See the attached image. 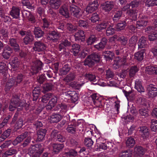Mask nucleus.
Listing matches in <instances>:
<instances>
[{
	"instance_id": "49",
	"label": "nucleus",
	"mask_w": 157,
	"mask_h": 157,
	"mask_svg": "<svg viewBox=\"0 0 157 157\" xmlns=\"http://www.w3.org/2000/svg\"><path fill=\"white\" fill-rule=\"evenodd\" d=\"M106 55L105 56V57L106 60H112L114 56V53L109 51L106 52Z\"/></svg>"
},
{
	"instance_id": "54",
	"label": "nucleus",
	"mask_w": 157,
	"mask_h": 157,
	"mask_svg": "<svg viewBox=\"0 0 157 157\" xmlns=\"http://www.w3.org/2000/svg\"><path fill=\"white\" fill-rule=\"evenodd\" d=\"M126 25V23L125 22H121L117 24L116 26V29L118 30H121L124 28Z\"/></svg>"
},
{
	"instance_id": "35",
	"label": "nucleus",
	"mask_w": 157,
	"mask_h": 157,
	"mask_svg": "<svg viewBox=\"0 0 157 157\" xmlns=\"http://www.w3.org/2000/svg\"><path fill=\"white\" fill-rule=\"evenodd\" d=\"M10 47L7 46L5 47L2 53L4 58L6 59H9L10 57Z\"/></svg>"
},
{
	"instance_id": "41",
	"label": "nucleus",
	"mask_w": 157,
	"mask_h": 157,
	"mask_svg": "<svg viewBox=\"0 0 157 157\" xmlns=\"http://www.w3.org/2000/svg\"><path fill=\"white\" fill-rule=\"evenodd\" d=\"M70 70V68L69 67L68 65L65 64L60 69V73L62 75H66L69 71Z\"/></svg>"
},
{
	"instance_id": "62",
	"label": "nucleus",
	"mask_w": 157,
	"mask_h": 157,
	"mask_svg": "<svg viewBox=\"0 0 157 157\" xmlns=\"http://www.w3.org/2000/svg\"><path fill=\"white\" fill-rule=\"evenodd\" d=\"M79 25L80 26L86 28L88 26V22L87 21L80 20L78 22Z\"/></svg>"
},
{
	"instance_id": "20",
	"label": "nucleus",
	"mask_w": 157,
	"mask_h": 157,
	"mask_svg": "<svg viewBox=\"0 0 157 157\" xmlns=\"http://www.w3.org/2000/svg\"><path fill=\"white\" fill-rule=\"evenodd\" d=\"M107 41V40L106 38H103L98 44L94 45V47L98 50H101L104 48L106 44Z\"/></svg>"
},
{
	"instance_id": "45",
	"label": "nucleus",
	"mask_w": 157,
	"mask_h": 157,
	"mask_svg": "<svg viewBox=\"0 0 157 157\" xmlns=\"http://www.w3.org/2000/svg\"><path fill=\"white\" fill-rule=\"evenodd\" d=\"M138 71V69L136 66L132 67L130 69L129 71V75L130 76L133 77L135 75L136 73Z\"/></svg>"
},
{
	"instance_id": "37",
	"label": "nucleus",
	"mask_w": 157,
	"mask_h": 157,
	"mask_svg": "<svg viewBox=\"0 0 157 157\" xmlns=\"http://www.w3.org/2000/svg\"><path fill=\"white\" fill-rule=\"evenodd\" d=\"M102 139V138L100 137L98 138L97 140V145L98 147H99V149H101L104 150H105L107 149V144L105 143H99L100 141Z\"/></svg>"
},
{
	"instance_id": "10",
	"label": "nucleus",
	"mask_w": 157,
	"mask_h": 157,
	"mask_svg": "<svg viewBox=\"0 0 157 157\" xmlns=\"http://www.w3.org/2000/svg\"><path fill=\"white\" fill-rule=\"evenodd\" d=\"M114 5V3L112 1L107 2L102 5V8L105 12H109L113 8Z\"/></svg>"
},
{
	"instance_id": "17",
	"label": "nucleus",
	"mask_w": 157,
	"mask_h": 157,
	"mask_svg": "<svg viewBox=\"0 0 157 157\" xmlns=\"http://www.w3.org/2000/svg\"><path fill=\"white\" fill-rule=\"evenodd\" d=\"M57 100V98L56 97L54 96L49 101L48 105H45L46 109L50 110L52 109L54 106Z\"/></svg>"
},
{
	"instance_id": "24",
	"label": "nucleus",
	"mask_w": 157,
	"mask_h": 157,
	"mask_svg": "<svg viewBox=\"0 0 157 157\" xmlns=\"http://www.w3.org/2000/svg\"><path fill=\"white\" fill-rule=\"evenodd\" d=\"M85 34L83 30H79L78 32L76 33L75 37V40H81L83 41L84 40Z\"/></svg>"
},
{
	"instance_id": "42",
	"label": "nucleus",
	"mask_w": 157,
	"mask_h": 157,
	"mask_svg": "<svg viewBox=\"0 0 157 157\" xmlns=\"http://www.w3.org/2000/svg\"><path fill=\"white\" fill-rule=\"evenodd\" d=\"M8 69L6 64L3 63H0V74H4Z\"/></svg>"
},
{
	"instance_id": "61",
	"label": "nucleus",
	"mask_w": 157,
	"mask_h": 157,
	"mask_svg": "<svg viewBox=\"0 0 157 157\" xmlns=\"http://www.w3.org/2000/svg\"><path fill=\"white\" fill-rule=\"evenodd\" d=\"M75 78L74 75L73 73H71L67 75L64 78V80L66 82H68L73 80Z\"/></svg>"
},
{
	"instance_id": "28",
	"label": "nucleus",
	"mask_w": 157,
	"mask_h": 157,
	"mask_svg": "<svg viewBox=\"0 0 157 157\" xmlns=\"http://www.w3.org/2000/svg\"><path fill=\"white\" fill-rule=\"evenodd\" d=\"M10 51L13 50L15 52H17L19 49V46L14 39L10 38Z\"/></svg>"
},
{
	"instance_id": "19",
	"label": "nucleus",
	"mask_w": 157,
	"mask_h": 157,
	"mask_svg": "<svg viewBox=\"0 0 157 157\" xmlns=\"http://www.w3.org/2000/svg\"><path fill=\"white\" fill-rule=\"evenodd\" d=\"M20 10L17 7L13 6L10 12V15L13 18H17L19 16Z\"/></svg>"
},
{
	"instance_id": "25",
	"label": "nucleus",
	"mask_w": 157,
	"mask_h": 157,
	"mask_svg": "<svg viewBox=\"0 0 157 157\" xmlns=\"http://www.w3.org/2000/svg\"><path fill=\"white\" fill-rule=\"evenodd\" d=\"M28 132H25L23 134L18 136L13 142V144H17L23 141L24 139L28 136Z\"/></svg>"
},
{
	"instance_id": "4",
	"label": "nucleus",
	"mask_w": 157,
	"mask_h": 157,
	"mask_svg": "<svg viewBox=\"0 0 157 157\" xmlns=\"http://www.w3.org/2000/svg\"><path fill=\"white\" fill-rule=\"evenodd\" d=\"M43 66L42 62L40 60H36L33 62V66L31 68V72L34 74L37 73L39 70H41Z\"/></svg>"
},
{
	"instance_id": "53",
	"label": "nucleus",
	"mask_w": 157,
	"mask_h": 157,
	"mask_svg": "<svg viewBox=\"0 0 157 157\" xmlns=\"http://www.w3.org/2000/svg\"><path fill=\"white\" fill-rule=\"evenodd\" d=\"M152 33L149 35L148 38L150 41H153L157 39V31L152 30Z\"/></svg>"
},
{
	"instance_id": "2",
	"label": "nucleus",
	"mask_w": 157,
	"mask_h": 157,
	"mask_svg": "<svg viewBox=\"0 0 157 157\" xmlns=\"http://www.w3.org/2000/svg\"><path fill=\"white\" fill-rule=\"evenodd\" d=\"M100 55L98 53H95L89 56L84 62L85 65L91 67L93 65L94 62H98L100 60Z\"/></svg>"
},
{
	"instance_id": "46",
	"label": "nucleus",
	"mask_w": 157,
	"mask_h": 157,
	"mask_svg": "<svg viewBox=\"0 0 157 157\" xmlns=\"http://www.w3.org/2000/svg\"><path fill=\"white\" fill-rule=\"evenodd\" d=\"M22 3L23 5L25 6L29 9L34 10V7L33 6L28 0H23L22 1Z\"/></svg>"
},
{
	"instance_id": "23",
	"label": "nucleus",
	"mask_w": 157,
	"mask_h": 157,
	"mask_svg": "<svg viewBox=\"0 0 157 157\" xmlns=\"http://www.w3.org/2000/svg\"><path fill=\"white\" fill-rule=\"evenodd\" d=\"M46 131L45 129H40L37 132L38 140L39 141L43 140L44 138Z\"/></svg>"
},
{
	"instance_id": "6",
	"label": "nucleus",
	"mask_w": 157,
	"mask_h": 157,
	"mask_svg": "<svg viewBox=\"0 0 157 157\" xmlns=\"http://www.w3.org/2000/svg\"><path fill=\"white\" fill-rule=\"evenodd\" d=\"M147 94L149 97L153 98L157 95V88L152 84L147 87Z\"/></svg>"
},
{
	"instance_id": "8",
	"label": "nucleus",
	"mask_w": 157,
	"mask_h": 157,
	"mask_svg": "<svg viewBox=\"0 0 157 157\" xmlns=\"http://www.w3.org/2000/svg\"><path fill=\"white\" fill-rule=\"evenodd\" d=\"M98 4L97 1H94L91 4L88 6L86 10L84 11L83 13L86 12L87 14L91 13L97 10L98 7Z\"/></svg>"
},
{
	"instance_id": "22",
	"label": "nucleus",
	"mask_w": 157,
	"mask_h": 157,
	"mask_svg": "<svg viewBox=\"0 0 157 157\" xmlns=\"http://www.w3.org/2000/svg\"><path fill=\"white\" fill-rule=\"evenodd\" d=\"M130 5L129 4H127L124 7L122 10L124 11H126L128 15L131 16H134L133 19L135 20L136 18V13H133V11L131 10L130 8Z\"/></svg>"
},
{
	"instance_id": "57",
	"label": "nucleus",
	"mask_w": 157,
	"mask_h": 157,
	"mask_svg": "<svg viewBox=\"0 0 157 157\" xmlns=\"http://www.w3.org/2000/svg\"><path fill=\"white\" fill-rule=\"evenodd\" d=\"M137 37L136 36H133L129 40V44L131 46H134L136 44L137 39Z\"/></svg>"
},
{
	"instance_id": "38",
	"label": "nucleus",
	"mask_w": 157,
	"mask_h": 157,
	"mask_svg": "<svg viewBox=\"0 0 157 157\" xmlns=\"http://www.w3.org/2000/svg\"><path fill=\"white\" fill-rule=\"evenodd\" d=\"M135 143V140L133 137H130L127 138L126 141L127 146L129 147H131L134 146Z\"/></svg>"
},
{
	"instance_id": "9",
	"label": "nucleus",
	"mask_w": 157,
	"mask_h": 157,
	"mask_svg": "<svg viewBox=\"0 0 157 157\" xmlns=\"http://www.w3.org/2000/svg\"><path fill=\"white\" fill-rule=\"evenodd\" d=\"M19 100L18 97L17 96L13 98L11 102L12 105L10 103V111L13 110L15 108L18 106L23 105V104H19Z\"/></svg>"
},
{
	"instance_id": "55",
	"label": "nucleus",
	"mask_w": 157,
	"mask_h": 157,
	"mask_svg": "<svg viewBox=\"0 0 157 157\" xmlns=\"http://www.w3.org/2000/svg\"><path fill=\"white\" fill-rule=\"evenodd\" d=\"M112 25L111 24V25L107 27L106 31V35L107 36L112 35L114 33L115 29L112 28Z\"/></svg>"
},
{
	"instance_id": "40",
	"label": "nucleus",
	"mask_w": 157,
	"mask_h": 157,
	"mask_svg": "<svg viewBox=\"0 0 157 157\" xmlns=\"http://www.w3.org/2000/svg\"><path fill=\"white\" fill-rule=\"evenodd\" d=\"M53 151L56 152H58L64 147L63 144H54L52 146Z\"/></svg>"
},
{
	"instance_id": "15",
	"label": "nucleus",
	"mask_w": 157,
	"mask_h": 157,
	"mask_svg": "<svg viewBox=\"0 0 157 157\" xmlns=\"http://www.w3.org/2000/svg\"><path fill=\"white\" fill-rule=\"evenodd\" d=\"M139 131L144 139H146L148 137L149 135L148 129L147 127L142 126L140 128Z\"/></svg>"
},
{
	"instance_id": "33",
	"label": "nucleus",
	"mask_w": 157,
	"mask_h": 157,
	"mask_svg": "<svg viewBox=\"0 0 157 157\" xmlns=\"http://www.w3.org/2000/svg\"><path fill=\"white\" fill-rule=\"evenodd\" d=\"M144 53L145 50L144 49L140 51L137 52L135 55V58L139 61H141L143 59Z\"/></svg>"
},
{
	"instance_id": "11",
	"label": "nucleus",
	"mask_w": 157,
	"mask_h": 157,
	"mask_svg": "<svg viewBox=\"0 0 157 157\" xmlns=\"http://www.w3.org/2000/svg\"><path fill=\"white\" fill-rule=\"evenodd\" d=\"M46 48V46L43 43L39 41L35 43L34 46L33 48V49L35 51L40 52L42 51Z\"/></svg>"
},
{
	"instance_id": "29",
	"label": "nucleus",
	"mask_w": 157,
	"mask_h": 157,
	"mask_svg": "<svg viewBox=\"0 0 157 157\" xmlns=\"http://www.w3.org/2000/svg\"><path fill=\"white\" fill-rule=\"evenodd\" d=\"M33 40V36L31 33L29 32L26 35L25 38L24 39V42L25 44H27L32 42Z\"/></svg>"
},
{
	"instance_id": "13",
	"label": "nucleus",
	"mask_w": 157,
	"mask_h": 157,
	"mask_svg": "<svg viewBox=\"0 0 157 157\" xmlns=\"http://www.w3.org/2000/svg\"><path fill=\"white\" fill-rule=\"evenodd\" d=\"M111 25V23L109 21H104L101 23L97 25L96 27V29L98 31L104 29L106 28Z\"/></svg>"
},
{
	"instance_id": "1",
	"label": "nucleus",
	"mask_w": 157,
	"mask_h": 157,
	"mask_svg": "<svg viewBox=\"0 0 157 157\" xmlns=\"http://www.w3.org/2000/svg\"><path fill=\"white\" fill-rule=\"evenodd\" d=\"M145 150L141 146H136L133 151L128 149L125 151L122 152L119 154L120 157H140L143 155Z\"/></svg>"
},
{
	"instance_id": "64",
	"label": "nucleus",
	"mask_w": 157,
	"mask_h": 157,
	"mask_svg": "<svg viewBox=\"0 0 157 157\" xmlns=\"http://www.w3.org/2000/svg\"><path fill=\"white\" fill-rule=\"evenodd\" d=\"M67 29L71 32H73L77 28L76 27L73 26L71 24L68 23L67 25Z\"/></svg>"
},
{
	"instance_id": "34",
	"label": "nucleus",
	"mask_w": 157,
	"mask_h": 157,
	"mask_svg": "<svg viewBox=\"0 0 157 157\" xmlns=\"http://www.w3.org/2000/svg\"><path fill=\"white\" fill-rule=\"evenodd\" d=\"M98 40V39L94 35L90 36L86 40L88 45H91Z\"/></svg>"
},
{
	"instance_id": "59",
	"label": "nucleus",
	"mask_w": 157,
	"mask_h": 157,
	"mask_svg": "<svg viewBox=\"0 0 157 157\" xmlns=\"http://www.w3.org/2000/svg\"><path fill=\"white\" fill-rule=\"evenodd\" d=\"M151 123V129L152 131L155 132L157 129V120H152Z\"/></svg>"
},
{
	"instance_id": "44",
	"label": "nucleus",
	"mask_w": 157,
	"mask_h": 157,
	"mask_svg": "<svg viewBox=\"0 0 157 157\" xmlns=\"http://www.w3.org/2000/svg\"><path fill=\"white\" fill-rule=\"evenodd\" d=\"M11 67L13 69H15V70H17L19 65V63L18 61V58L17 57H15L12 60Z\"/></svg>"
},
{
	"instance_id": "27",
	"label": "nucleus",
	"mask_w": 157,
	"mask_h": 157,
	"mask_svg": "<svg viewBox=\"0 0 157 157\" xmlns=\"http://www.w3.org/2000/svg\"><path fill=\"white\" fill-rule=\"evenodd\" d=\"M59 37V36L55 31H52L49 33L47 36V39L50 40H55Z\"/></svg>"
},
{
	"instance_id": "58",
	"label": "nucleus",
	"mask_w": 157,
	"mask_h": 157,
	"mask_svg": "<svg viewBox=\"0 0 157 157\" xmlns=\"http://www.w3.org/2000/svg\"><path fill=\"white\" fill-rule=\"evenodd\" d=\"M85 76L86 78H87L90 81L95 82L97 80L95 76L91 74H86Z\"/></svg>"
},
{
	"instance_id": "51",
	"label": "nucleus",
	"mask_w": 157,
	"mask_h": 157,
	"mask_svg": "<svg viewBox=\"0 0 157 157\" xmlns=\"http://www.w3.org/2000/svg\"><path fill=\"white\" fill-rule=\"evenodd\" d=\"M51 96L52 94L51 93L46 94L43 96L41 99L43 103H47Z\"/></svg>"
},
{
	"instance_id": "60",
	"label": "nucleus",
	"mask_w": 157,
	"mask_h": 157,
	"mask_svg": "<svg viewBox=\"0 0 157 157\" xmlns=\"http://www.w3.org/2000/svg\"><path fill=\"white\" fill-rule=\"evenodd\" d=\"M85 145L87 147H90L93 144V142L90 138H86L84 140Z\"/></svg>"
},
{
	"instance_id": "30",
	"label": "nucleus",
	"mask_w": 157,
	"mask_h": 157,
	"mask_svg": "<svg viewBox=\"0 0 157 157\" xmlns=\"http://www.w3.org/2000/svg\"><path fill=\"white\" fill-rule=\"evenodd\" d=\"M71 45V43L67 40H62L59 45V49L61 51L62 49L64 48V47H68Z\"/></svg>"
},
{
	"instance_id": "14",
	"label": "nucleus",
	"mask_w": 157,
	"mask_h": 157,
	"mask_svg": "<svg viewBox=\"0 0 157 157\" xmlns=\"http://www.w3.org/2000/svg\"><path fill=\"white\" fill-rule=\"evenodd\" d=\"M59 13L61 15L64 16L65 17H68L69 16L68 6L66 5H63L60 8Z\"/></svg>"
},
{
	"instance_id": "5",
	"label": "nucleus",
	"mask_w": 157,
	"mask_h": 157,
	"mask_svg": "<svg viewBox=\"0 0 157 157\" xmlns=\"http://www.w3.org/2000/svg\"><path fill=\"white\" fill-rule=\"evenodd\" d=\"M126 61V58L125 56H123L120 59L118 57L116 58L114 61V63L113 64V68L114 69H117L120 66L124 65Z\"/></svg>"
},
{
	"instance_id": "47",
	"label": "nucleus",
	"mask_w": 157,
	"mask_h": 157,
	"mask_svg": "<svg viewBox=\"0 0 157 157\" xmlns=\"http://www.w3.org/2000/svg\"><path fill=\"white\" fill-rule=\"evenodd\" d=\"M122 14V12L121 11H116L113 18L114 21H116L119 20L121 17Z\"/></svg>"
},
{
	"instance_id": "21",
	"label": "nucleus",
	"mask_w": 157,
	"mask_h": 157,
	"mask_svg": "<svg viewBox=\"0 0 157 157\" xmlns=\"http://www.w3.org/2000/svg\"><path fill=\"white\" fill-rule=\"evenodd\" d=\"M49 4L53 8L57 9L61 4L60 0H50Z\"/></svg>"
},
{
	"instance_id": "52",
	"label": "nucleus",
	"mask_w": 157,
	"mask_h": 157,
	"mask_svg": "<svg viewBox=\"0 0 157 157\" xmlns=\"http://www.w3.org/2000/svg\"><path fill=\"white\" fill-rule=\"evenodd\" d=\"M57 109H60V111H62L63 112H65L67 110V106L65 104L63 103H61L59 104L57 106Z\"/></svg>"
},
{
	"instance_id": "50",
	"label": "nucleus",
	"mask_w": 157,
	"mask_h": 157,
	"mask_svg": "<svg viewBox=\"0 0 157 157\" xmlns=\"http://www.w3.org/2000/svg\"><path fill=\"white\" fill-rule=\"evenodd\" d=\"M145 4L146 6L147 7L155 5L157 6V0H147Z\"/></svg>"
},
{
	"instance_id": "39",
	"label": "nucleus",
	"mask_w": 157,
	"mask_h": 157,
	"mask_svg": "<svg viewBox=\"0 0 157 157\" xmlns=\"http://www.w3.org/2000/svg\"><path fill=\"white\" fill-rule=\"evenodd\" d=\"M156 67L153 66H149L147 67L146 69V72L147 74L151 75L155 73Z\"/></svg>"
},
{
	"instance_id": "12",
	"label": "nucleus",
	"mask_w": 157,
	"mask_h": 157,
	"mask_svg": "<svg viewBox=\"0 0 157 157\" xmlns=\"http://www.w3.org/2000/svg\"><path fill=\"white\" fill-rule=\"evenodd\" d=\"M116 40L119 41L123 46H124L126 44L128 40L127 38H125L123 36L117 37V36L114 35L113 37L110 38L109 41L112 42V41L115 40Z\"/></svg>"
},
{
	"instance_id": "3",
	"label": "nucleus",
	"mask_w": 157,
	"mask_h": 157,
	"mask_svg": "<svg viewBox=\"0 0 157 157\" xmlns=\"http://www.w3.org/2000/svg\"><path fill=\"white\" fill-rule=\"evenodd\" d=\"M40 145L36 144L30 147L29 149V155L31 157H39L43 152L42 148H39Z\"/></svg>"
},
{
	"instance_id": "32",
	"label": "nucleus",
	"mask_w": 157,
	"mask_h": 157,
	"mask_svg": "<svg viewBox=\"0 0 157 157\" xmlns=\"http://www.w3.org/2000/svg\"><path fill=\"white\" fill-rule=\"evenodd\" d=\"M34 33L36 37L38 38L42 37L44 34V32L39 27H35Z\"/></svg>"
},
{
	"instance_id": "63",
	"label": "nucleus",
	"mask_w": 157,
	"mask_h": 157,
	"mask_svg": "<svg viewBox=\"0 0 157 157\" xmlns=\"http://www.w3.org/2000/svg\"><path fill=\"white\" fill-rule=\"evenodd\" d=\"M99 19L98 14L96 13H94L92 15V17L90 18V20L93 22H96L98 21Z\"/></svg>"
},
{
	"instance_id": "7",
	"label": "nucleus",
	"mask_w": 157,
	"mask_h": 157,
	"mask_svg": "<svg viewBox=\"0 0 157 157\" xmlns=\"http://www.w3.org/2000/svg\"><path fill=\"white\" fill-rule=\"evenodd\" d=\"M70 11L71 14L75 17H79L81 16L80 10L75 5H72L70 6Z\"/></svg>"
},
{
	"instance_id": "26",
	"label": "nucleus",
	"mask_w": 157,
	"mask_h": 157,
	"mask_svg": "<svg viewBox=\"0 0 157 157\" xmlns=\"http://www.w3.org/2000/svg\"><path fill=\"white\" fill-rule=\"evenodd\" d=\"M23 78V75H19L17 78L16 81L13 78L10 79V86H16L18 83H20L22 80Z\"/></svg>"
},
{
	"instance_id": "36",
	"label": "nucleus",
	"mask_w": 157,
	"mask_h": 157,
	"mask_svg": "<svg viewBox=\"0 0 157 157\" xmlns=\"http://www.w3.org/2000/svg\"><path fill=\"white\" fill-rule=\"evenodd\" d=\"M80 50V46L78 44H74L72 46L71 52L73 53L74 56L78 55Z\"/></svg>"
},
{
	"instance_id": "43",
	"label": "nucleus",
	"mask_w": 157,
	"mask_h": 157,
	"mask_svg": "<svg viewBox=\"0 0 157 157\" xmlns=\"http://www.w3.org/2000/svg\"><path fill=\"white\" fill-rule=\"evenodd\" d=\"M40 89L39 87H35L33 90V100H36L38 97V94L40 92Z\"/></svg>"
},
{
	"instance_id": "31",
	"label": "nucleus",
	"mask_w": 157,
	"mask_h": 157,
	"mask_svg": "<svg viewBox=\"0 0 157 157\" xmlns=\"http://www.w3.org/2000/svg\"><path fill=\"white\" fill-rule=\"evenodd\" d=\"M147 44V42L146 38L143 36L141 37L139 40L138 44L139 48H145Z\"/></svg>"
},
{
	"instance_id": "48",
	"label": "nucleus",
	"mask_w": 157,
	"mask_h": 157,
	"mask_svg": "<svg viewBox=\"0 0 157 157\" xmlns=\"http://www.w3.org/2000/svg\"><path fill=\"white\" fill-rule=\"evenodd\" d=\"M52 87V85L51 83H48L44 85L43 86V92L46 93L47 92L51 90Z\"/></svg>"
},
{
	"instance_id": "18",
	"label": "nucleus",
	"mask_w": 157,
	"mask_h": 157,
	"mask_svg": "<svg viewBox=\"0 0 157 157\" xmlns=\"http://www.w3.org/2000/svg\"><path fill=\"white\" fill-rule=\"evenodd\" d=\"M49 121L52 123H57L61 119L60 115L57 114H53L48 118Z\"/></svg>"
},
{
	"instance_id": "16",
	"label": "nucleus",
	"mask_w": 157,
	"mask_h": 157,
	"mask_svg": "<svg viewBox=\"0 0 157 157\" xmlns=\"http://www.w3.org/2000/svg\"><path fill=\"white\" fill-rule=\"evenodd\" d=\"M147 17L144 16L142 17L140 20L136 22V27H144L147 25Z\"/></svg>"
},
{
	"instance_id": "56",
	"label": "nucleus",
	"mask_w": 157,
	"mask_h": 157,
	"mask_svg": "<svg viewBox=\"0 0 157 157\" xmlns=\"http://www.w3.org/2000/svg\"><path fill=\"white\" fill-rule=\"evenodd\" d=\"M94 103L95 106V107L97 108H103L104 106V103L101 102L100 99L94 101Z\"/></svg>"
}]
</instances>
